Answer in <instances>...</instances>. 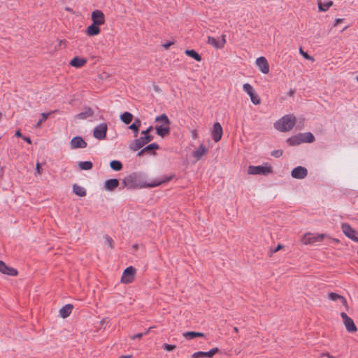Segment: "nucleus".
Masks as SVG:
<instances>
[{"instance_id": "obj_19", "label": "nucleus", "mask_w": 358, "mask_h": 358, "mask_svg": "<svg viewBox=\"0 0 358 358\" xmlns=\"http://www.w3.org/2000/svg\"><path fill=\"white\" fill-rule=\"evenodd\" d=\"M155 129L156 134L162 138L170 133V125H157Z\"/></svg>"}, {"instance_id": "obj_26", "label": "nucleus", "mask_w": 358, "mask_h": 358, "mask_svg": "<svg viewBox=\"0 0 358 358\" xmlns=\"http://www.w3.org/2000/svg\"><path fill=\"white\" fill-rule=\"evenodd\" d=\"M155 122L161 123L160 125H170L171 121L165 113L158 115L155 119Z\"/></svg>"}, {"instance_id": "obj_54", "label": "nucleus", "mask_w": 358, "mask_h": 358, "mask_svg": "<svg viewBox=\"0 0 358 358\" xmlns=\"http://www.w3.org/2000/svg\"><path fill=\"white\" fill-rule=\"evenodd\" d=\"M294 92H295V91H294V90L290 89V90H289V92H288V94H289V96H292V95L294 93Z\"/></svg>"}, {"instance_id": "obj_1", "label": "nucleus", "mask_w": 358, "mask_h": 358, "mask_svg": "<svg viewBox=\"0 0 358 358\" xmlns=\"http://www.w3.org/2000/svg\"><path fill=\"white\" fill-rule=\"evenodd\" d=\"M174 175L166 177L162 180H155L151 183L145 182V175L141 172H134L123 179L124 186L130 189H141L145 187H155L168 182L173 178Z\"/></svg>"}, {"instance_id": "obj_53", "label": "nucleus", "mask_w": 358, "mask_h": 358, "mask_svg": "<svg viewBox=\"0 0 358 358\" xmlns=\"http://www.w3.org/2000/svg\"><path fill=\"white\" fill-rule=\"evenodd\" d=\"M15 136H19V137H23V136H22V133H21V132H20V131H19V130H17V131L15 132Z\"/></svg>"}, {"instance_id": "obj_11", "label": "nucleus", "mask_w": 358, "mask_h": 358, "mask_svg": "<svg viewBox=\"0 0 358 358\" xmlns=\"http://www.w3.org/2000/svg\"><path fill=\"white\" fill-rule=\"evenodd\" d=\"M308 175V170L306 168L298 166L294 168L291 172V176L296 179H303Z\"/></svg>"}, {"instance_id": "obj_27", "label": "nucleus", "mask_w": 358, "mask_h": 358, "mask_svg": "<svg viewBox=\"0 0 358 358\" xmlns=\"http://www.w3.org/2000/svg\"><path fill=\"white\" fill-rule=\"evenodd\" d=\"M182 336L187 340H192L196 337H203L204 334L201 332L186 331L182 334Z\"/></svg>"}, {"instance_id": "obj_7", "label": "nucleus", "mask_w": 358, "mask_h": 358, "mask_svg": "<svg viewBox=\"0 0 358 358\" xmlns=\"http://www.w3.org/2000/svg\"><path fill=\"white\" fill-rule=\"evenodd\" d=\"M341 317L343 319L344 325L348 332L354 333L357 331V328L351 317H350L345 313L342 312Z\"/></svg>"}, {"instance_id": "obj_29", "label": "nucleus", "mask_w": 358, "mask_h": 358, "mask_svg": "<svg viewBox=\"0 0 358 358\" xmlns=\"http://www.w3.org/2000/svg\"><path fill=\"white\" fill-rule=\"evenodd\" d=\"M185 55H187V56H189L190 57H192L197 62H201L202 59L201 56L194 50H186L185 51Z\"/></svg>"}, {"instance_id": "obj_43", "label": "nucleus", "mask_w": 358, "mask_h": 358, "mask_svg": "<svg viewBox=\"0 0 358 358\" xmlns=\"http://www.w3.org/2000/svg\"><path fill=\"white\" fill-rule=\"evenodd\" d=\"M299 53L306 59L313 60V57L310 56L306 52H304L301 48H299Z\"/></svg>"}, {"instance_id": "obj_9", "label": "nucleus", "mask_w": 358, "mask_h": 358, "mask_svg": "<svg viewBox=\"0 0 358 358\" xmlns=\"http://www.w3.org/2000/svg\"><path fill=\"white\" fill-rule=\"evenodd\" d=\"M136 269L133 266H129L124 269L121 278V281L123 283H131L134 279Z\"/></svg>"}, {"instance_id": "obj_5", "label": "nucleus", "mask_w": 358, "mask_h": 358, "mask_svg": "<svg viewBox=\"0 0 358 358\" xmlns=\"http://www.w3.org/2000/svg\"><path fill=\"white\" fill-rule=\"evenodd\" d=\"M324 234L306 233L301 238V242L304 245H312L323 240Z\"/></svg>"}, {"instance_id": "obj_18", "label": "nucleus", "mask_w": 358, "mask_h": 358, "mask_svg": "<svg viewBox=\"0 0 358 358\" xmlns=\"http://www.w3.org/2000/svg\"><path fill=\"white\" fill-rule=\"evenodd\" d=\"M120 182L117 179L112 178L106 180L104 182V187L106 191H113L119 185Z\"/></svg>"}, {"instance_id": "obj_51", "label": "nucleus", "mask_w": 358, "mask_h": 358, "mask_svg": "<svg viewBox=\"0 0 358 358\" xmlns=\"http://www.w3.org/2000/svg\"><path fill=\"white\" fill-rule=\"evenodd\" d=\"M22 138L26 141L28 143H31V138L29 137H27V136H23Z\"/></svg>"}, {"instance_id": "obj_14", "label": "nucleus", "mask_w": 358, "mask_h": 358, "mask_svg": "<svg viewBox=\"0 0 358 358\" xmlns=\"http://www.w3.org/2000/svg\"><path fill=\"white\" fill-rule=\"evenodd\" d=\"M219 349L214 348L208 352L199 351L192 355V358H212L217 352Z\"/></svg>"}, {"instance_id": "obj_44", "label": "nucleus", "mask_w": 358, "mask_h": 358, "mask_svg": "<svg viewBox=\"0 0 358 358\" xmlns=\"http://www.w3.org/2000/svg\"><path fill=\"white\" fill-rule=\"evenodd\" d=\"M282 155V151L280 150H275L271 152V155L274 157L278 158Z\"/></svg>"}, {"instance_id": "obj_8", "label": "nucleus", "mask_w": 358, "mask_h": 358, "mask_svg": "<svg viewBox=\"0 0 358 358\" xmlns=\"http://www.w3.org/2000/svg\"><path fill=\"white\" fill-rule=\"evenodd\" d=\"M341 229L343 234L353 241L358 243L357 232L348 223H343Z\"/></svg>"}, {"instance_id": "obj_38", "label": "nucleus", "mask_w": 358, "mask_h": 358, "mask_svg": "<svg viewBox=\"0 0 358 358\" xmlns=\"http://www.w3.org/2000/svg\"><path fill=\"white\" fill-rule=\"evenodd\" d=\"M50 113H41V118L36 122L35 127H40L42 122H45L48 117L50 116Z\"/></svg>"}, {"instance_id": "obj_42", "label": "nucleus", "mask_w": 358, "mask_h": 358, "mask_svg": "<svg viewBox=\"0 0 358 358\" xmlns=\"http://www.w3.org/2000/svg\"><path fill=\"white\" fill-rule=\"evenodd\" d=\"M176 348V346L175 345L167 344V343H164L162 345V348L164 350L168 351V352L173 350Z\"/></svg>"}, {"instance_id": "obj_40", "label": "nucleus", "mask_w": 358, "mask_h": 358, "mask_svg": "<svg viewBox=\"0 0 358 358\" xmlns=\"http://www.w3.org/2000/svg\"><path fill=\"white\" fill-rule=\"evenodd\" d=\"M249 96L250 98L251 101L255 105H259L260 103L261 99H260L259 96H258V94H256L255 92H254L253 94H252Z\"/></svg>"}, {"instance_id": "obj_50", "label": "nucleus", "mask_w": 358, "mask_h": 358, "mask_svg": "<svg viewBox=\"0 0 358 358\" xmlns=\"http://www.w3.org/2000/svg\"><path fill=\"white\" fill-rule=\"evenodd\" d=\"M145 152H146V151L144 150V148L143 147V148L138 152L137 156H141L142 155H143Z\"/></svg>"}, {"instance_id": "obj_37", "label": "nucleus", "mask_w": 358, "mask_h": 358, "mask_svg": "<svg viewBox=\"0 0 358 358\" xmlns=\"http://www.w3.org/2000/svg\"><path fill=\"white\" fill-rule=\"evenodd\" d=\"M328 298L331 301H336L337 299H340L343 303H346V300L343 296L334 292L329 293Z\"/></svg>"}, {"instance_id": "obj_12", "label": "nucleus", "mask_w": 358, "mask_h": 358, "mask_svg": "<svg viewBox=\"0 0 358 358\" xmlns=\"http://www.w3.org/2000/svg\"><path fill=\"white\" fill-rule=\"evenodd\" d=\"M92 23L94 24L102 25L105 23V16L100 10H94L91 15Z\"/></svg>"}, {"instance_id": "obj_41", "label": "nucleus", "mask_w": 358, "mask_h": 358, "mask_svg": "<svg viewBox=\"0 0 358 358\" xmlns=\"http://www.w3.org/2000/svg\"><path fill=\"white\" fill-rule=\"evenodd\" d=\"M105 243L108 245V246L110 248H114V241L108 235L104 236Z\"/></svg>"}, {"instance_id": "obj_30", "label": "nucleus", "mask_w": 358, "mask_h": 358, "mask_svg": "<svg viewBox=\"0 0 358 358\" xmlns=\"http://www.w3.org/2000/svg\"><path fill=\"white\" fill-rule=\"evenodd\" d=\"M120 120L126 124H129L133 120V115L129 112H124L120 115Z\"/></svg>"}, {"instance_id": "obj_32", "label": "nucleus", "mask_w": 358, "mask_h": 358, "mask_svg": "<svg viewBox=\"0 0 358 358\" xmlns=\"http://www.w3.org/2000/svg\"><path fill=\"white\" fill-rule=\"evenodd\" d=\"M143 148L144 150H145L146 152H148L150 154H155V151L156 150H158L159 146L157 143H152Z\"/></svg>"}, {"instance_id": "obj_24", "label": "nucleus", "mask_w": 358, "mask_h": 358, "mask_svg": "<svg viewBox=\"0 0 358 358\" xmlns=\"http://www.w3.org/2000/svg\"><path fill=\"white\" fill-rule=\"evenodd\" d=\"M287 142L289 145H292V146L298 145L302 143L303 140L301 138V133L298 134L297 135H295V136L288 138L287 140Z\"/></svg>"}, {"instance_id": "obj_47", "label": "nucleus", "mask_w": 358, "mask_h": 358, "mask_svg": "<svg viewBox=\"0 0 358 358\" xmlns=\"http://www.w3.org/2000/svg\"><path fill=\"white\" fill-rule=\"evenodd\" d=\"M41 174V164L39 162H37L36 164V173H35V175L36 174Z\"/></svg>"}, {"instance_id": "obj_49", "label": "nucleus", "mask_w": 358, "mask_h": 358, "mask_svg": "<svg viewBox=\"0 0 358 358\" xmlns=\"http://www.w3.org/2000/svg\"><path fill=\"white\" fill-rule=\"evenodd\" d=\"M344 20V19L343 18H337L335 20V23H334V26H337L339 23H341L343 22V21Z\"/></svg>"}, {"instance_id": "obj_2", "label": "nucleus", "mask_w": 358, "mask_h": 358, "mask_svg": "<svg viewBox=\"0 0 358 358\" xmlns=\"http://www.w3.org/2000/svg\"><path fill=\"white\" fill-rule=\"evenodd\" d=\"M296 118L293 114H287L278 120L273 124L274 128L281 132L290 131L295 125Z\"/></svg>"}, {"instance_id": "obj_34", "label": "nucleus", "mask_w": 358, "mask_h": 358, "mask_svg": "<svg viewBox=\"0 0 358 358\" xmlns=\"http://www.w3.org/2000/svg\"><path fill=\"white\" fill-rule=\"evenodd\" d=\"M110 168L115 171H119L122 169V164L120 161L118 160H113L110 163Z\"/></svg>"}, {"instance_id": "obj_52", "label": "nucleus", "mask_w": 358, "mask_h": 358, "mask_svg": "<svg viewBox=\"0 0 358 358\" xmlns=\"http://www.w3.org/2000/svg\"><path fill=\"white\" fill-rule=\"evenodd\" d=\"M282 248V245L280 244L278 245V246L274 249L273 252H276Z\"/></svg>"}, {"instance_id": "obj_4", "label": "nucleus", "mask_w": 358, "mask_h": 358, "mask_svg": "<svg viewBox=\"0 0 358 358\" xmlns=\"http://www.w3.org/2000/svg\"><path fill=\"white\" fill-rule=\"evenodd\" d=\"M153 138L152 135H142L140 138L134 140V143L129 145V148L132 151H137L151 142Z\"/></svg>"}, {"instance_id": "obj_36", "label": "nucleus", "mask_w": 358, "mask_h": 358, "mask_svg": "<svg viewBox=\"0 0 358 358\" xmlns=\"http://www.w3.org/2000/svg\"><path fill=\"white\" fill-rule=\"evenodd\" d=\"M93 110L92 108H88L85 111L81 112L78 115V117L80 119H85L87 117H91L93 115Z\"/></svg>"}, {"instance_id": "obj_10", "label": "nucleus", "mask_w": 358, "mask_h": 358, "mask_svg": "<svg viewBox=\"0 0 358 358\" xmlns=\"http://www.w3.org/2000/svg\"><path fill=\"white\" fill-rule=\"evenodd\" d=\"M87 143L80 136H76L73 137L69 143V147L71 150L85 148L87 147Z\"/></svg>"}, {"instance_id": "obj_35", "label": "nucleus", "mask_w": 358, "mask_h": 358, "mask_svg": "<svg viewBox=\"0 0 358 358\" xmlns=\"http://www.w3.org/2000/svg\"><path fill=\"white\" fill-rule=\"evenodd\" d=\"M78 166L81 170L87 171V170H90L92 168L93 164H92V162H90V161H84V162H80L78 163Z\"/></svg>"}, {"instance_id": "obj_20", "label": "nucleus", "mask_w": 358, "mask_h": 358, "mask_svg": "<svg viewBox=\"0 0 358 358\" xmlns=\"http://www.w3.org/2000/svg\"><path fill=\"white\" fill-rule=\"evenodd\" d=\"M87 63V59L85 58L75 57H73L71 62L70 65L75 68H80L83 66Z\"/></svg>"}, {"instance_id": "obj_45", "label": "nucleus", "mask_w": 358, "mask_h": 358, "mask_svg": "<svg viewBox=\"0 0 358 358\" xmlns=\"http://www.w3.org/2000/svg\"><path fill=\"white\" fill-rule=\"evenodd\" d=\"M153 129V127L152 126H150L149 127H148L145 130H143L141 131V135H150V132Z\"/></svg>"}, {"instance_id": "obj_31", "label": "nucleus", "mask_w": 358, "mask_h": 358, "mask_svg": "<svg viewBox=\"0 0 358 358\" xmlns=\"http://www.w3.org/2000/svg\"><path fill=\"white\" fill-rule=\"evenodd\" d=\"M303 143H313L315 141L313 134L310 132L301 133Z\"/></svg>"}, {"instance_id": "obj_22", "label": "nucleus", "mask_w": 358, "mask_h": 358, "mask_svg": "<svg viewBox=\"0 0 358 358\" xmlns=\"http://www.w3.org/2000/svg\"><path fill=\"white\" fill-rule=\"evenodd\" d=\"M100 25L94 24L92 23L90 24L86 30V34L90 36H96L100 33V28L99 27Z\"/></svg>"}, {"instance_id": "obj_46", "label": "nucleus", "mask_w": 358, "mask_h": 358, "mask_svg": "<svg viewBox=\"0 0 358 358\" xmlns=\"http://www.w3.org/2000/svg\"><path fill=\"white\" fill-rule=\"evenodd\" d=\"M148 332H149V330H148V331H147L145 334H143V333H138V334H136L134 335V336L131 337V338H132L133 340H135V339H136V338H142V336H143V334H148Z\"/></svg>"}, {"instance_id": "obj_33", "label": "nucleus", "mask_w": 358, "mask_h": 358, "mask_svg": "<svg viewBox=\"0 0 358 358\" xmlns=\"http://www.w3.org/2000/svg\"><path fill=\"white\" fill-rule=\"evenodd\" d=\"M317 4L319 10L324 12L327 11L331 6H332L333 2L330 1L326 3H322L321 1H318Z\"/></svg>"}, {"instance_id": "obj_28", "label": "nucleus", "mask_w": 358, "mask_h": 358, "mask_svg": "<svg viewBox=\"0 0 358 358\" xmlns=\"http://www.w3.org/2000/svg\"><path fill=\"white\" fill-rule=\"evenodd\" d=\"M73 192L75 194L79 196H85L86 195L85 189L83 187L80 186L77 184H74L73 185Z\"/></svg>"}, {"instance_id": "obj_55", "label": "nucleus", "mask_w": 358, "mask_h": 358, "mask_svg": "<svg viewBox=\"0 0 358 358\" xmlns=\"http://www.w3.org/2000/svg\"><path fill=\"white\" fill-rule=\"evenodd\" d=\"M234 331H238V328H237V327H234Z\"/></svg>"}, {"instance_id": "obj_25", "label": "nucleus", "mask_w": 358, "mask_h": 358, "mask_svg": "<svg viewBox=\"0 0 358 358\" xmlns=\"http://www.w3.org/2000/svg\"><path fill=\"white\" fill-rule=\"evenodd\" d=\"M208 150L207 148L203 145H201L198 149H196L194 153H193V156L194 157H195L197 160L200 159L206 152H207Z\"/></svg>"}, {"instance_id": "obj_23", "label": "nucleus", "mask_w": 358, "mask_h": 358, "mask_svg": "<svg viewBox=\"0 0 358 358\" xmlns=\"http://www.w3.org/2000/svg\"><path fill=\"white\" fill-rule=\"evenodd\" d=\"M141 126V121L139 118H136L133 123L129 126V129H131L134 135V136L136 138L138 136L139 132V128Z\"/></svg>"}, {"instance_id": "obj_17", "label": "nucleus", "mask_w": 358, "mask_h": 358, "mask_svg": "<svg viewBox=\"0 0 358 358\" xmlns=\"http://www.w3.org/2000/svg\"><path fill=\"white\" fill-rule=\"evenodd\" d=\"M221 37V39H216L215 37L208 36V43L215 48L221 49L224 47L226 43L225 36L222 35Z\"/></svg>"}, {"instance_id": "obj_39", "label": "nucleus", "mask_w": 358, "mask_h": 358, "mask_svg": "<svg viewBox=\"0 0 358 358\" xmlns=\"http://www.w3.org/2000/svg\"><path fill=\"white\" fill-rule=\"evenodd\" d=\"M243 91L248 94V96L251 95L255 92L252 86L249 83H245L243 85Z\"/></svg>"}, {"instance_id": "obj_15", "label": "nucleus", "mask_w": 358, "mask_h": 358, "mask_svg": "<svg viewBox=\"0 0 358 358\" xmlns=\"http://www.w3.org/2000/svg\"><path fill=\"white\" fill-rule=\"evenodd\" d=\"M256 64L264 74H267L269 72V64L264 57H258L256 59Z\"/></svg>"}, {"instance_id": "obj_48", "label": "nucleus", "mask_w": 358, "mask_h": 358, "mask_svg": "<svg viewBox=\"0 0 358 358\" xmlns=\"http://www.w3.org/2000/svg\"><path fill=\"white\" fill-rule=\"evenodd\" d=\"M173 44V41H169V42H167V43H164L162 45L163 47L165 48V49H167L169 48L171 45Z\"/></svg>"}, {"instance_id": "obj_21", "label": "nucleus", "mask_w": 358, "mask_h": 358, "mask_svg": "<svg viewBox=\"0 0 358 358\" xmlns=\"http://www.w3.org/2000/svg\"><path fill=\"white\" fill-rule=\"evenodd\" d=\"M73 308V305L69 304V303L66 304L65 306H62L61 308V309L59 310V315L62 318H66L67 317H69L71 315Z\"/></svg>"}, {"instance_id": "obj_3", "label": "nucleus", "mask_w": 358, "mask_h": 358, "mask_svg": "<svg viewBox=\"0 0 358 358\" xmlns=\"http://www.w3.org/2000/svg\"><path fill=\"white\" fill-rule=\"evenodd\" d=\"M273 172L272 167L270 165L266 166H253L250 165L248 169V173L250 175L267 176Z\"/></svg>"}, {"instance_id": "obj_6", "label": "nucleus", "mask_w": 358, "mask_h": 358, "mask_svg": "<svg viewBox=\"0 0 358 358\" xmlns=\"http://www.w3.org/2000/svg\"><path fill=\"white\" fill-rule=\"evenodd\" d=\"M108 125L105 122L97 124L93 130V136L98 140H103L106 137Z\"/></svg>"}, {"instance_id": "obj_13", "label": "nucleus", "mask_w": 358, "mask_h": 358, "mask_svg": "<svg viewBox=\"0 0 358 358\" xmlns=\"http://www.w3.org/2000/svg\"><path fill=\"white\" fill-rule=\"evenodd\" d=\"M223 130L221 124L219 122H215L213 126L211 136L215 142H218L222 136Z\"/></svg>"}, {"instance_id": "obj_16", "label": "nucleus", "mask_w": 358, "mask_h": 358, "mask_svg": "<svg viewBox=\"0 0 358 358\" xmlns=\"http://www.w3.org/2000/svg\"><path fill=\"white\" fill-rule=\"evenodd\" d=\"M0 272L8 276H15L17 275V271L15 268L8 266L1 260H0Z\"/></svg>"}]
</instances>
